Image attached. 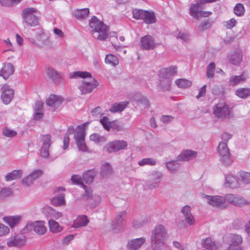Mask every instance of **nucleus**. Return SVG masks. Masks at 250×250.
I'll list each match as a JSON object with an SVG mask.
<instances>
[{
    "label": "nucleus",
    "mask_w": 250,
    "mask_h": 250,
    "mask_svg": "<svg viewBox=\"0 0 250 250\" xmlns=\"http://www.w3.org/2000/svg\"><path fill=\"white\" fill-rule=\"evenodd\" d=\"M134 100L136 102L138 106H140L141 108H147L149 107V102L144 96H136Z\"/></svg>",
    "instance_id": "28"
},
{
    "label": "nucleus",
    "mask_w": 250,
    "mask_h": 250,
    "mask_svg": "<svg viewBox=\"0 0 250 250\" xmlns=\"http://www.w3.org/2000/svg\"><path fill=\"white\" fill-rule=\"evenodd\" d=\"M234 13L238 16H242L245 13V8L243 4L237 3L234 8Z\"/></svg>",
    "instance_id": "53"
},
{
    "label": "nucleus",
    "mask_w": 250,
    "mask_h": 250,
    "mask_svg": "<svg viewBox=\"0 0 250 250\" xmlns=\"http://www.w3.org/2000/svg\"><path fill=\"white\" fill-rule=\"evenodd\" d=\"M247 79V77L244 74L239 76H232L229 80V83L231 85H236L241 82H245Z\"/></svg>",
    "instance_id": "39"
},
{
    "label": "nucleus",
    "mask_w": 250,
    "mask_h": 250,
    "mask_svg": "<svg viewBox=\"0 0 250 250\" xmlns=\"http://www.w3.org/2000/svg\"><path fill=\"white\" fill-rule=\"evenodd\" d=\"M128 104V102H123L120 103H115L109 109V111L112 113L120 112L122 111Z\"/></svg>",
    "instance_id": "36"
},
{
    "label": "nucleus",
    "mask_w": 250,
    "mask_h": 250,
    "mask_svg": "<svg viewBox=\"0 0 250 250\" xmlns=\"http://www.w3.org/2000/svg\"><path fill=\"white\" fill-rule=\"evenodd\" d=\"M126 211L118 212L112 223V229L117 232L124 225Z\"/></svg>",
    "instance_id": "17"
},
{
    "label": "nucleus",
    "mask_w": 250,
    "mask_h": 250,
    "mask_svg": "<svg viewBox=\"0 0 250 250\" xmlns=\"http://www.w3.org/2000/svg\"><path fill=\"white\" fill-rule=\"evenodd\" d=\"M71 180L73 183L80 185L84 189L86 188V186L83 184L84 181L83 180V177L82 178L81 176L78 175H72Z\"/></svg>",
    "instance_id": "52"
},
{
    "label": "nucleus",
    "mask_w": 250,
    "mask_h": 250,
    "mask_svg": "<svg viewBox=\"0 0 250 250\" xmlns=\"http://www.w3.org/2000/svg\"><path fill=\"white\" fill-rule=\"evenodd\" d=\"M97 172L94 170H89L83 175V180L86 184H91L96 176Z\"/></svg>",
    "instance_id": "31"
},
{
    "label": "nucleus",
    "mask_w": 250,
    "mask_h": 250,
    "mask_svg": "<svg viewBox=\"0 0 250 250\" xmlns=\"http://www.w3.org/2000/svg\"><path fill=\"white\" fill-rule=\"evenodd\" d=\"M41 141L42 143V146L50 147L52 144L51 136L49 134L42 135L41 136Z\"/></svg>",
    "instance_id": "49"
},
{
    "label": "nucleus",
    "mask_w": 250,
    "mask_h": 250,
    "mask_svg": "<svg viewBox=\"0 0 250 250\" xmlns=\"http://www.w3.org/2000/svg\"><path fill=\"white\" fill-rule=\"evenodd\" d=\"M1 99L2 102L8 104L10 103L14 96V90L6 84L3 85L1 88Z\"/></svg>",
    "instance_id": "14"
},
{
    "label": "nucleus",
    "mask_w": 250,
    "mask_h": 250,
    "mask_svg": "<svg viewBox=\"0 0 250 250\" xmlns=\"http://www.w3.org/2000/svg\"><path fill=\"white\" fill-rule=\"evenodd\" d=\"M37 10L34 8H26L22 11V23L27 27L36 26L39 24L38 17L35 15Z\"/></svg>",
    "instance_id": "4"
},
{
    "label": "nucleus",
    "mask_w": 250,
    "mask_h": 250,
    "mask_svg": "<svg viewBox=\"0 0 250 250\" xmlns=\"http://www.w3.org/2000/svg\"><path fill=\"white\" fill-rule=\"evenodd\" d=\"M211 26V22L208 20H205L199 24L198 28L201 31H204L209 28Z\"/></svg>",
    "instance_id": "58"
},
{
    "label": "nucleus",
    "mask_w": 250,
    "mask_h": 250,
    "mask_svg": "<svg viewBox=\"0 0 250 250\" xmlns=\"http://www.w3.org/2000/svg\"><path fill=\"white\" fill-rule=\"evenodd\" d=\"M111 129L115 131H122L124 128L117 121H113L110 126V130Z\"/></svg>",
    "instance_id": "61"
},
{
    "label": "nucleus",
    "mask_w": 250,
    "mask_h": 250,
    "mask_svg": "<svg viewBox=\"0 0 250 250\" xmlns=\"http://www.w3.org/2000/svg\"><path fill=\"white\" fill-rule=\"evenodd\" d=\"M236 95L240 98L246 99L250 96V88H240L235 91Z\"/></svg>",
    "instance_id": "40"
},
{
    "label": "nucleus",
    "mask_w": 250,
    "mask_h": 250,
    "mask_svg": "<svg viewBox=\"0 0 250 250\" xmlns=\"http://www.w3.org/2000/svg\"><path fill=\"white\" fill-rule=\"evenodd\" d=\"M86 135L85 128L83 126H78L74 135V138L76 141L84 140Z\"/></svg>",
    "instance_id": "32"
},
{
    "label": "nucleus",
    "mask_w": 250,
    "mask_h": 250,
    "mask_svg": "<svg viewBox=\"0 0 250 250\" xmlns=\"http://www.w3.org/2000/svg\"><path fill=\"white\" fill-rule=\"evenodd\" d=\"M223 241L229 245L241 246L243 239L242 236L239 234L229 233L224 236Z\"/></svg>",
    "instance_id": "11"
},
{
    "label": "nucleus",
    "mask_w": 250,
    "mask_h": 250,
    "mask_svg": "<svg viewBox=\"0 0 250 250\" xmlns=\"http://www.w3.org/2000/svg\"><path fill=\"white\" fill-rule=\"evenodd\" d=\"M89 139L91 141H93L96 143H103L106 141V138L104 136L100 135L97 133L91 134Z\"/></svg>",
    "instance_id": "50"
},
{
    "label": "nucleus",
    "mask_w": 250,
    "mask_h": 250,
    "mask_svg": "<svg viewBox=\"0 0 250 250\" xmlns=\"http://www.w3.org/2000/svg\"><path fill=\"white\" fill-rule=\"evenodd\" d=\"M46 229L44 226V222L42 221L34 222V231L39 235L45 233Z\"/></svg>",
    "instance_id": "33"
},
{
    "label": "nucleus",
    "mask_w": 250,
    "mask_h": 250,
    "mask_svg": "<svg viewBox=\"0 0 250 250\" xmlns=\"http://www.w3.org/2000/svg\"><path fill=\"white\" fill-rule=\"evenodd\" d=\"M48 224L50 230L53 232H59L62 229V228L59 225V223L53 219H50L48 221Z\"/></svg>",
    "instance_id": "45"
},
{
    "label": "nucleus",
    "mask_w": 250,
    "mask_h": 250,
    "mask_svg": "<svg viewBox=\"0 0 250 250\" xmlns=\"http://www.w3.org/2000/svg\"><path fill=\"white\" fill-rule=\"evenodd\" d=\"M163 177V174L161 172L155 171L152 172L151 175H150V178L152 179V180H154L156 181L160 182L161 181V180Z\"/></svg>",
    "instance_id": "63"
},
{
    "label": "nucleus",
    "mask_w": 250,
    "mask_h": 250,
    "mask_svg": "<svg viewBox=\"0 0 250 250\" xmlns=\"http://www.w3.org/2000/svg\"><path fill=\"white\" fill-rule=\"evenodd\" d=\"M89 14L88 8L77 9L74 11L75 17L79 20L86 19Z\"/></svg>",
    "instance_id": "27"
},
{
    "label": "nucleus",
    "mask_w": 250,
    "mask_h": 250,
    "mask_svg": "<svg viewBox=\"0 0 250 250\" xmlns=\"http://www.w3.org/2000/svg\"><path fill=\"white\" fill-rule=\"evenodd\" d=\"M12 193V189L10 188H5L0 190V200L3 199L10 196Z\"/></svg>",
    "instance_id": "56"
},
{
    "label": "nucleus",
    "mask_w": 250,
    "mask_h": 250,
    "mask_svg": "<svg viewBox=\"0 0 250 250\" xmlns=\"http://www.w3.org/2000/svg\"><path fill=\"white\" fill-rule=\"evenodd\" d=\"M218 151L220 155V161L225 166H229L232 161L230 157V153L226 142H220L218 147Z\"/></svg>",
    "instance_id": "6"
},
{
    "label": "nucleus",
    "mask_w": 250,
    "mask_h": 250,
    "mask_svg": "<svg viewBox=\"0 0 250 250\" xmlns=\"http://www.w3.org/2000/svg\"><path fill=\"white\" fill-rule=\"evenodd\" d=\"M146 10L135 9L133 10V17L136 20H143L145 16H146Z\"/></svg>",
    "instance_id": "47"
},
{
    "label": "nucleus",
    "mask_w": 250,
    "mask_h": 250,
    "mask_svg": "<svg viewBox=\"0 0 250 250\" xmlns=\"http://www.w3.org/2000/svg\"><path fill=\"white\" fill-rule=\"evenodd\" d=\"M42 171L41 169H36L32 171L29 175L33 178L35 181L42 175Z\"/></svg>",
    "instance_id": "64"
},
{
    "label": "nucleus",
    "mask_w": 250,
    "mask_h": 250,
    "mask_svg": "<svg viewBox=\"0 0 250 250\" xmlns=\"http://www.w3.org/2000/svg\"><path fill=\"white\" fill-rule=\"evenodd\" d=\"M145 242L144 237L132 239L128 241L126 247L128 250H137Z\"/></svg>",
    "instance_id": "23"
},
{
    "label": "nucleus",
    "mask_w": 250,
    "mask_h": 250,
    "mask_svg": "<svg viewBox=\"0 0 250 250\" xmlns=\"http://www.w3.org/2000/svg\"><path fill=\"white\" fill-rule=\"evenodd\" d=\"M106 63L116 66L119 63L118 58L112 54H109L106 56L105 58Z\"/></svg>",
    "instance_id": "46"
},
{
    "label": "nucleus",
    "mask_w": 250,
    "mask_h": 250,
    "mask_svg": "<svg viewBox=\"0 0 250 250\" xmlns=\"http://www.w3.org/2000/svg\"><path fill=\"white\" fill-rule=\"evenodd\" d=\"M140 45L143 49L152 50L155 47V43L152 36L146 35L141 38Z\"/></svg>",
    "instance_id": "16"
},
{
    "label": "nucleus",
    "mask_w": 250,
    "mask_h": 250,
    "mask_svg": "<svg viewBox=\"0 0 250 250\" xmlns=\"http://www.w3.org/2000/svg\"><path fill=\"white\" fill-rule=\"evenodd\" d=\"M243 59V54L242 51L239 49H235L228 56L229 62L233 65H238L239 64Z\"/></svg>",
    "instance_id": "18"
},
{
    "label": "nucleus",
    "mask_w": 250,
    "mask_h": 250,
    "mask_svg": "<svg viewBox=\"0 0 250 250\" xmlns=\"http://www.w3.org/2000/svg\"><path fill=\"white\" fill-rule=\"evenodd\" d=\"M178 161L177 160L176 161H171L166 163V166L168 170L172 173L177 171L180 167V164Z\"/></svg>",
    "instance_id": "41"
},
{
    "label": "nucleus",
    "mask_w": 250,
    "mask_h": 250,
    "mask_svg": "<svg viewBox=\"0 0 250 250\" xmlns=\"http://www.w3.org/2000/svg\"><path fill=\"white\" fill-rule=\"evenodd\" d=\"M225 200L227 202L237 207H242L250 205V202L243 197L233 194L225 195Z\"/></svg>",
    "instance_id": "7"
},
{
    "label": "nucleus",
    "mask_w": 250,
    "mask_h": 250,
    "mask_svg": "<svg viewBox=\"0 0 250 250\" xmlns=\"http://www.w3.org/2000/svg\"><path fill=\"white\" fill-rule=\"evenodd\" d=\"M22 219L21 215L6 216L3 218L5 223L8 224L11 228H13L20 223Z\"/></svg>",
    "instance_id": "26"
},
{
    "label": "nucleus",
    "mask_w": 250,
    "mask_h": 250,
    "mask_svg": "<svg viewBox=\"0 0 250 250\" xmlns=\"http://www.w3.org/2000/svg\"><path fill=\"white\" fill-rule=\"evenodd\" d=\"M159 86L164 91L169 90L171 88V80L168 78H159Z\"/></svg>",
    "instance_id": "35"
},
{
    "label": "nucleus",
    "mask_w": 250,
    "mask_h": 250,
    "mask_svg": "<svg viewBox=\"0 0 250 250\" xmlns=\"http://www.w3.org/2000/svg\"><path fill=\"white\" fill-rule=\"evenodd\" d=\"M176 84L181 88H187L189 87L192 85V82L189 80L185 79H179L175 81Z\"/></svg>",
    "instance_id": "43"
},
{
    "label": "nucleus",
    "mask_w": 250,
    "mask_h": 250,
    "mask_svg": "<svg viewBox=\"0 0 250 250\" xmlns=\"http://www.w3.org/2000/svg\"><path fill=\"white\" fill-rule=\"evenodd\" d=\"M2 133L5 136L9 138L16 136L17 135V133L16 131L6 127H5L2 129Z\"/></svg>",
    "instance_id": "57"
},
{
    "label": "nucleus",
    "mask_w": 250,
    "mask_h": 250,
    "mask_svg": "<svg viewBox=\"0 0 250 250\" xmlns=\"http://www.w3.org/2000/svg\"><path fill=\"white\" fill-rule=\"evenodd\" d=\"M100 122L104 129L108 131L110 130V126H111L112 121H110L109 118L106 116H104L100 120Z\"/></svg>",
    "instance_id": "51"
},
{
    "label": "nucleus",
    "mask_w": 250,
    "mask_h": 250,
    "mask_svg": "<svg viewBox=\"0 0 250 250\" xmlns=\"http://www.w3.org/2000/svg\"><path fill=\"white\" fill-rule=\"evenodd\" d=\"M47 76L56 84L62 82V76L61 72L58 71L51 66H48L45 69Z\"/></svg>",
    "instance_id": "12"
},
{
    "label": "nucleus",
    "mask_w": 250,
    "mask_h": 250,
    "mask_svg": "<svg viewBox=\"0 0 250 250\" xmlns=\"http://www.w3.org/2000/svg\"><path fill=\"white\" fill-rule=\"evenodd\" d=\"M91 77V74L90 73H88L87 72L78 71V72L72 73L70 75V77L71 79L77 78L78 77L85 78H88V77Z\"/></svg>",
    "instance_id": "48"
},
{
    "label": "nucleus",
    "mask_w": 250,
    "mask_h": 250,
    "mask_svg": "<svg viewBox=\"0 0 250 250\" xmlns=\"http://www.w3.org/2000/svg\"><path fill=\"white\" fill-rule=\"evenodd\" d=\"M82 198L85 202L86 206L90 208H95L102 201L101 197L90 188L85 189Z\"/></svg>",
    "instance_id": "5"
},
{
    "label": "nucleus",
    "mask_w": 250,
    "mask_h": 250,
    "mask_svg": "<svg viewBox=\"0 0 250 250\" xmlns=\"http://www.w3.org/2000/svg\"><path fill=\"white\" fill-rule=\"evenodd\" d=\"M167 239V231L162 225L156 226L152 231L151 242L152 250H161Z\"/></svg>",
    "instance_id": "2"
},
{
    "label": "nucleus",
    "mask_w": 250,
    "mask_h": 250,
    "mask_svg": "<svg viewBox=\"0 0 250 250\" xmlns=\"http://www.w3.org/2000/svg\"><path fill=\"white\" fill-rule=\"evenodd\" d=\"M14 67L10 63H4L3 67L0 70V77L4 80H7L14 72Z\"/></svg>",
    "instance_id": "22"
},
{
    "label": "nucleus",
    "mask_w": 250,
    "mask_h": 250,
    "mask_svg": "<svg viewBox=\"0 0 250 250\" xmlns=\"http://www.w3.org/2000/svg\"><path fill=\"white\" fill-rule=\"evenodd\" d=\"M62 102L61 97L55 95H51L46 99V103L49 106L54 107L55 109L59 108Z\"/></svg>",
    "instance_id": "20"
},
{
    "label": "nucleus",
    "mask_w": 250,
    "mask_h": 250,
    "mask_svg": "<svg viewBox=\"0 0 250 250\" xmlns=\"http://www.w3.org/2000/svg\"><path fill=\"white\" fill-rule=\"evenodd\" d=\"M89 223V220L86 215H79L74 221L72 227L79 228L84 227Z\"/></svg>",
    "instance_id": "25"
},
{
    "label": "nucleus",
    "mask_w": 250,
    "mask_h": 250,
    "mask_svg": "<svg viewBox=\"0 0 250 250\" xmlns=\"http://www.w3.org/2000/svg\"><path fill=\"white\" fill-rule=\"evenodd\" d=\"M201 244L204 248L202 250H221L220 246L209 237L203 239Z\"/></svg>",
    "instance_id": "15"
},
{
    "label": "nucleus",
    "mask_w": 250,
    "mask_h": 250,
    "mask_svg": "<svg viewBox=\"0 0 250 250\" xmlns=\"http://www.w3.org/2000/svg\"><path fill=\"white\" fill-rule=\"evenodd\" d=\"M213 113L215 117L223 120H229L234 117L232 109L226 102L216 104L213 108Z\"/></svg>",
    "instance_id": "3"
},
{
    "label": "nucleus",
    "mask_w": 250,
    "mask_h": 250,
    "mask_svg": "<svg viewBox=\"0 0 250 250\" xmlns=\"http://www.w3.org/2000/svg\"><path fill=\"white\" fill-rule=\"evenodd\" d=\"M113 173V170L111 165L108 163L103 164L101 167V175L103 177H106Z\"/></svg>",
    "instance_id": "30"
},
{
    "label": "nucleus",
    "mask_w": 250,
    "mask_h": 250,
    "mask_svg": "<svg viewBox=\"0 0 250 250\" xmlns=\"http://www.w3.org/2000/svg\"><path fill=\"white\" fill-rule=\"evenodd\" d=\"M34 182V180L30 175H28L22 180V184L25 187H29L31 186Z\"/></svg>",
    "instance_id": "60"
},
{
    "label": "nucleus",
    "mask_w": 250,
    "mask_h": 250,
    "mask_svg": "<svg viewBox=\"0 0 250 250\" xmlns=\"http://www.w3.org/2000/svg\"><path fill=\"white\" fill-rule=\"evenodd\" d=\"M177 68L176 66H171L161 69L159 74V78L171 79L172 76L176 74Z\"/></svg>",
    "instance_id": "24"
},
{
    "label": "nucleus",
    "mask_w": 250,
    "mask_h": 250,
    "mask_svg": "<svg viewBox=\"0 0 250 250\" xmlns=\"http://www.w3.org/2000/svg\"><path fill=\"white\" fill-rule=\"evenodd\" d=\"M201 4L197 0L196 3L192 4L189 8V14L194 18L198 19L200 17H208L212 14L209 11H200L201 9Z\"/></svg>",
    "instance_id": "8"
},
{
    "label": "nucleus",
    "mask_w": 250,
    "mask_h": 250,
    "mask_svg": "<svg viewBox=\"0 0 250 250\" xmlns=\"http://www.w3.org/2000/svg\"><path fill=\"white\" fill-rule=\"evenodd\" d=\"M98 83L94 79H91L88 81H83L79 86L82 94L90 93L98 85Z\"/></svg>",
    "instance_id": "10"
},
{
    "label": "nucleus",
    "mask_w": 250,
    "mask_h": 250,
    "mask_svg": "<svg viewBox=\"0 0 250 250\" xmlns=\"http://www.w3.org/2000/svg\"><path fill=\"white\" fill-rule=\"evenodd\" d=\"M127 146V143L124 140H117L106 144L104 149L111 153L125 149Z\"/></svg>",
    "instance_id": "9"
},
{
    "label": "nucleus",
    "mask_w": 250,
    "mask_h": 250,
    "mask_svg": "<svg viewBox=\"0 0 250 250\" xmlns=\"http://www.w3.org/2000/svg\"><path fill=\"white\" fill-rule=\"evenodd\" d=\"M34 230V222H28L26 226L23 228L21 231L22 233H27L30 232L32 229Z\"/></svg>",
    "instance_id": "59"
},
{
    "label": "nucleus",
    "mask_w": 250,
    "mask_h": 250,
    "mask_svg": "<svg viewBox=\"0 0 250 250\" xmlns=\"http://www.w3.org/2000/svg\"><path fill=\"white\" fill-rule=\"evenodd\" d=\"M25 242L24 237L16 236L10 238L7 242V245L9 247L20 248L24 246Z\"/></svg>",
    "instance_id": "19"
},
{
    "label": "nucleus",
    "mask_w": 250,
    "mask_h": 250,
    "mask_svg": "<svg viewBox=\"0 0 250 250\" xmlns=\"http://www.w3.org/2000/svg\"><path fill=\"white\" fill-rule=\"evenodd\" d=\"M74 132V128L73 126H70L67 130L66 133H65L64 138H63V149L64 150L67 149L69 146V135L72 134Z\"/></svg>",
    "instance_id": "42"
},
{
    "label": "nucleus",
    "mask_w": 250,
    "mask_h": 250,
    "mask_svg": "<svg viewBox=\"0 0 250 250\" xmlns=\"http://www.w3.org/2000/svg\"><path fill=\"white\" fill-rule=\"evenodd\" d=\"M226 182L225 185L226 187H228L231 188H235L237 187L238 184V180L229 174L225 177Z\"/></svg>",
    "instance_id": "37"
},
{
    "label": "nucleus",
    "mask_w": 250,
    "mask_h": 250,
    "mask_svg": "<svg viewBox=\"0 0 250 250\" xmlns=\"http://www.w3.org/2000/svg\"><path fill=\"white\" fill-rule=\"evenodd\" d=\"M197 153L191 150H185L177 157V161H188L196 157Z\"/></svg>",
    "instance_id": "21"
},
{
    "label": "nucleus",
    "mask_w": 250,
    "mask_h": 250,
    "mask_svg": "<svg viewBox=\"0 0 250 250\" xmlns=\"http://www.w3.org/2000/svg\"><path fill=\"white\" fill-rule=\"evenodd\" d=\"M160 182L154 181L150 178L146 183V187L149 189H153L159 187Z\"/></svg>",
    "instance_id": "55"
},
{
    "label": "nucleus",
    "mask_w": 250,
    "mask_h": 250,
    "mask_svg": "<svg viewBox=\"0 0 250 250\" xmlns=\"http://www.w3.org/2000/svg\"><path fill=\"white\" fill-rule=\"evenodd\" d=\"M76 144L79 149L83 152L88 151V148L85 143L84 140L76 141Z\"/></svg>",
    "instance_id": "62"
},
{
    "label": "nucleus",
    "mask_w": 250,
    "mask_h": 250,
    "mask_svg": "<svg viewBox=\"0 0 250 250\" xmlns=\"http://www.w3.org/2000/svg\"><path fill=\"white\" fill-rule=\"evenodd\" d=\"M146 16L143 18L144 22L147 24H151L156 22V18L154 12L146 11Z\"/></svg>",
    "instance_id": "44"
},
{
    "label": "nucleus",
    "mask_w": 250,
    "mask_h": 250,
    "mask_svg": "<svg viewBox=\"0 0 250 250\" xmlns=\"http://www.w3.org/2000/svg\"><path fill=\"white\" fill-rule=\"evenodd\" d=\"M204 197L207 199V203L209 205L216 208H220L223 206L225 204V196H209L205 195Z\"/></svg>",
    "instance_id": "13"
},
{
    "label": "nucleus",
    "mask_w": 250,
    "mask_h": 250,
    "mask_svg": "<svg viewBox=\"0 0 250 250\" xmlns=\"http://www.w3.org/2000/svg\"><path fill=\"white\" fill-rule=\"evenodd\" d=\"M65 195L63 194L60 193L55 195L51 199V203L55 206H61L65 204Z\"/></svg>",
    "instance_id": "34"
},
{
    "label": "nucleus",
    "mask_w": 250,
    "mask_h": 250,
    "mask_svg": "<svg viewBox=\"0 0 250 250\" xmlns=\"http://www.w3.org/2000/svg\"><path fill=\"white\" fill-rule=\"evenodd\" d=\"M156 164V161L152 158H144L138 162V165L140 166L145 165L154 166Z\"/></svg>",
    "instance_id": "54"
},
{
    "label": "nucleus",
    "mask_w": 250,
    "mask_h": 250,
    "mask_svg": "<svg viewBox=\"0 0 250 250\" xmlns=\"http://www.w3.org/2000/svg\"><path fill=\"white\" fill-rule=\"evenodd\" d=\"M22 174L23 171L22 170H14L5 176V180L6 181H11L17 180L21 178Z\"/></svg>",
    "instance_id": "29"
},
{
    "label": "nucleus",
    "mask_w": 250,
    "mask_h": 250,
    "mask_svg": "<svg viewBox=\"0 0 250 250\" xmlns=\"http://www.w3.org/2000/svg\"><path fill=\"white\" fill-rule=\"evenodd\" d=\"M89 25L95 38L100 41H104L107 38L108 27L96 16H93L89 20Z\"/></svg>",
    "instance_id": "1"
},
{
    "label": "nucleus",
    "mask_w": 250,
    "mask_h": 250,
    "mask_svg": "<svg viewBox=\"0 0 250 250\" xmlns=\"http://www.w3.org/2000/svg\"><path fill=\"white\" fill-rule=\"evenodd\" d=\"M238 180L242 182L244 184H250V173L241 171L238 173Z\"/></svg>",
    "instance_id": "38"
}]
</instances>
